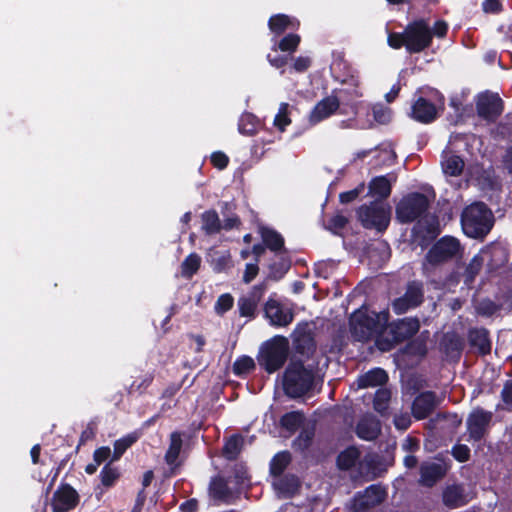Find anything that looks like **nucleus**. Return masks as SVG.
<instances>
[{
  "instance_id": "obj_1",
  "label": "nucleus",
  "mask_w": 512,
  "mask_h": 512,
  "mask_svg": "<svg viewBox=\"0 0 512 512\" xmlns=\"http://www.w3.org/2000/svg\"><path fill=\"white\" fill-rule=\"evenodd\" d=\"M432 41V33L429 24L423 20H415L407 25L403 33H391L388 36V44L394 49L402 46L409 53H419L428 48Z\"/></svg>"
},
{
  "instance_id": "obj_2",
  "label": "nucleus",
  "mask_w": 512,
  "mask_h": 512,
  "mask_svg": "<svg viewBox=\"0 0 512 512\" xmlns=\"http://www.w3.org/2000/svg\"><path fill=\"white\" fill-rule=\"evenodd\" d=\"M462 228L471 238L484 237L492 227V213L483 203H474L462 213Z\"/></svg>"
},
{
  "instance_id": "obj_3",
  "label": "nucleus",
  "mask_w": 512,
  "mask_h": 512,
  "mask_svg": "<svg viewBox=\"0 0 512 512\" xmlns=\"http://www.w3.org/2000/svg\"><path fill=\"white\" fill-rule=\"evenodd\" d=\"M288 353V339L283 336H275L261 345L258 363L268 373H273L283 366Z\"/></svg>"
},
{
  "instance_id": "obj_4",
  "label": "nucleus",
  "mask_w": 512,
  "mask_h": 512,
  "mask_svg": "<svg viewBox=\"0 0 512 512\" xmlns=\"http://www.w3.org/2000/svg\"><path fill=\"white\" fill-rule=\"evenodd\" d=\"M314 372L300 362H292L284 375V389L291 397H299L308 392L314 383Z\"/></svg>"
},
{
  "instance_id": "obj_5",
  "label": "nucleus",
  "mask_w": 512,
  "mask_h": 512,
  "mask_svg": "<svg viewBox=\"0 0 512 512\" xmlns=\"http://www.w3.org/2000/svg\"><path fill=\"white\" fill-rule=\"evenodd\" d=\"M388 321V313H370L367 309L354 312L350 318L351 329L359 340H366Z\"/></svg>"
},
{
  "instance_id": "obj_6",
  "label": "nucleus",
  "mask_w": 512,
  "mask_h": 512,
  "mask_svg": "<svg viewBox=\"0 0 512 512\" xmlns=\"http://www.w3.org/2000/svg\"><path fill=\"white\" fill-rule=\"evenodd\" d=\"M419 330V322L416 319L406 318L385 329L384 335L377 339L376 344L382 351H388L394 343L411 337Z\"/></svg>"
},
{
  "instance_id": "obj_7",
  "label": "nucleus",
  "mask_w": 512,
  "mask_h": 512,
  "mask_svg": "<svg viewBox=\"0 0 512 512\" xmlns=\"http://www.w3.org/2000/svg\"><path fill=\"white\" fill-rule=\"evenodd\" d=\"M428 201L424 195L412 194L400 201L397 206V218L401 222H411L427 208Z\"/></svg>"
},
{
  "instance_id": "obj_8",
  "label": "nucleus",
  "mask_w": 512,
  "mask_h": 512,
  "mask_svg": "<svg viewBox=\"0 0 512 512\" xmlns=\"http://www.w3.org/2000/svg\"><path fill=\"white\" fill-rule=\"evenodd\" d=\"M359 218L365 227L383 230L389 224L390 210L384 205L361 207L359 210Z\"/></svg>"
},
{
  "instance_id": "obj_9",
  "label": "nucleus",
  "mask_w": 512,
  "mask_h": 512,
  "mask_svg": "<svg viewBox=\"0 0 512 512\" xmlns=\"http://www.w3.org/2000/svg\"><path fill=\"white\" fill-rule=\"evenodd\" d=\"M460 248L459 242L453 237H444L439 240L428 252L427 260L430 263H439L455 256Z\"/></svg>"
},
{
  "instance_id": "obj_10",
  "label": "nucleus",
  "mask_w": 512,
  "mask_h": 512,
  "mask_svg": "<svg viewBox=\"0 0 512 512\" xmlns=\"http://www.w3.org/2000/svg\"><path fill=\"white\" fill-rule=\"evenodd\" d=\"M78 500L75 489L69 485H62L54 492L51 507L53 512H67L77 505Z\"/></svg>"
},
{
  "instance_id": "obj_11",
  "label": "nucleus",
  "mask_w": 512,
  "mask_h": 512,
  "mask_svg": "<svg viewBox=\"0 0 512 512\" xmlns=\"http://www.w3.org/2000/svg\"><path fill=\"white\" fill-rule=\"evenodd\" d=\"M264 311L266 318L275 326H286L293 320L291 309L274 299H269L266 302Z\"/></svg>"
},
{
  "instance_id": "obj_12",
  "label": "nucleus",
  "mask_w": 512,
  "mask_h": 512,
  "mask_svg": "<svg viewBox=\"0 0 512 512\" xmlns=\"http://www.w3.org/2000/svg\"><path fill=\"white\" fill-rule=\"evenodd\" d=\"M492 413L482 409H475L467 419V428L470 438L479 440L483 437L491 421Z\"/></svg>"
},
{
  "instance_id": "obj_13",
  "label": "nucleus",
  "mask_w": 512,
  "mask_h": 512,
  "mask_svg": "<svg viewBox=\"0 0 512 512\" xmlns=\"http://www.w3.org/2000/svg\"><path fill=\"white\" fill-rule=\"evenodd\" d=\"M477 110L485 119H493L502 112V102L497 94L483 93L478 96Z\"/></svg>"
},
{
  "instance_id": "obj_14",
  "label": "nucleus",
  "mask_w": 512,
  "mask_h": 512,
  "mask_svg": "<svg viewBox=\"0 0 512 512\" xmlns=\"http://www.w3.org/2000/svg\"><path fill=\"white\" fill-rule=\"evenodd\" d=\"M338 107V99L335 96H328L316 104L310 114L309 120L312 124H316L332 115Z\"/></svg>"
},
{
  "instance_id": "obj_15",
  "label": "nucleus",
  "mask_w": 512,
  "mask_h": 512,
  "mask_svg": "<svg viewBox=\"0 0 512 512\" xmlns=\"http://www.w3.org/2000/svg\"><path fill=\"white\" fill-rule=\"evenodd\" d=\"M385 492L377 486H371L365 490L362 495L355 498L354 507L356 511H361L367 507L374 506L384 500Z\"/></svg>"
},
{
  "instance_id": "obj_16",
  "label": "nucleus",
  "mask_w": 512,
  "mask_h": 512,
  "mask_svg": "<svg viewBox=\"0 0 512 512\" xmlns=\"http://www.w3.org/2000/svg\"><path fill=\"white\" fill-rule=\"evenodd\" d=\"M436 406L435 397L432 393H423L419 395L412 407V412L415 418L423 419L427 417Z\"/></svg>"
},
{
  "instance_id": "obj_17",
  "label": "nucleus",
  "mask_w": 512,
  "mask_h": 512,
  "mask_svg": "<svg viewBox=\"0 0 512 512\" xmlns=\"http://www.w3.org/2000/svg\"><path fill=\"white\" fill-rule=\"evenodd\" d=\"M436 114L435 106L422 97L412 107V117L420 122H430L435 119Z\"/></svg>"
},
{
  "instance_id": "obj_18",
  "label": "nucleus",
  "mask_w": 512,
  "mask_h": 512,
  "mask_svg": "<svg viewBox=\"0 0 512 512\" xmlns=\"http://www.w3.org/2000/svg\"><path fill=\"white\" fill-rule=\"evenodd\" d=\"M446 470L447 467L442 462L424 464L421 467V482L431 486L445 474Z\"/></svg>"
},
{
  "instance_id": "obj_19",
  "label": "nucleus",
  "mask_w": 512,
  "mask_h": 512,
  "mask_svg": "<svg viewBox=\"0 0 512 512\" xmlns=\"http://www.w3.org/2000/svg\"><path fill=\"white\" fill-rule=\"evenodd\" d=\"M441 166L445 175L456 177L462 173L464 162L459 156L446 152L442 157Z\"/></svg>"
},
{
  "instance_id": "obj_20",
  "label": "nucleus",
  "mask_w": 512,
  "mask_h": 512,
  "mask_svg": "<svg viewBox=\"0 0 512 512\" xmlns=\"http://www.w3.org/2000/svg\"><path fill=\"white\" fill-rule=\"evenodd\" d=\"M388 376L383 369L376 368L360 376L357 380L359 388L376 387L386 383Z\"/></svg>"
},
{
  "instance_id": "obj_21",
  "label": "nucleus",
  "mask_w": 512,
  "mask_h": 512,
  "mask_svg": "<svg viewBox=\"0 0 512 512\" xmlns=\"http://www.w3.org/2000/svg\"><path fill=\"white\" fill-rule=\"evenodd\" d=\"M380 432V424L373 417L363 418L357 426V434L365 440H372L377 437Z\"/></svg>"
},
{
  "instance_id": "obj_22",
  "label": "nucleus",
  "mask_w": 512,
  "mask_h": 512,
  "mask_svg": "<svg viewBox=\"0 0 512 512\" xmlns=\"http://www.w3.org/2000/svg\"><path fill=\"white\" fill-rule=\"evenodd\" d=\"M299 26V21L296 19H291L286 15L279 14L273 16L269 20V28L272 32L276 34H280L284 32L288 28L295 29Z\"/></svg>"
},
{
  "instance_id": "obj_23",
  "label": "nucleus",
  "mask_w": 512,
  "mask_h": 512,
  "mask_svg": "<svg viewBox=\"0 0 512 512\" xmlns=\"http://www.w3.org/2000/svg\"><path fill=\"white\" fill-rule=\"evenodd\" d=\"M471 345L477 349L481 354H486L491 349V344L488 339L486 330H473L469 334Z\"/></svg>"
},
{
  "instance_id": "obj_24",
  "label": "nucleus",
  "mask_w": 512,
  "mask_h": 512,
  "mask_svg": "<svg viewBox=\"0 0 512 512\" xmlns=\"http://www.w3.org/2000/svg\"><path fill=\"white\" fill-rule=\"evenodd\" d=\"M369 187H370V192L374 196H378L381 198H385V197L389 196V194L391 192V183L384 176L377 177V178L373 179L371 181Z\"/></svg>"
},
{
  "instance_id": "obj_25",
  "label": "nucleus",
  "mask_w": 512,
  "mask_h": 512,
  "mask_svg": "<svg viewBox=\"0 0 512 512\" xmlns=\"http://www.w3.org/2000/svg\"><path fill=\"white\" fill-rule=\"evenodd\" d=\"M443 500L446 505L451 507H458L466 502L459 486L448 487L443 494Z\"/></svg>"
},
{
  "instance_id": "obj_26",
  "label": "nucleus",
  "mask_w": 512,
  "mask_h": 512,
  "mask_svg": "<svg viewBox=\"0 0 512 512\" xmlns=\"http://www.w3.org/2000/svg\"><path fill=\"white\" fill-rule=\"evenodd\" d=\"M259 299L256 295L241 297L238 301L240 315L243 317H253L258 305Z\"/></svg>"
},
{
  "instance_id": "obj_27",
  "label": "nucleus",
  "mask_w": 512,
  "mask_h": 512,
  "mask_svg": "<svg viewBox=\"0 0 512 512\" xmlns=\"http://www.w3.org/2000/svg\"><path fill=\"white\" fill-rule=\"evenodd\" d=\"M182 447V439L179 433H172L170 437V445L166 453V461L168 464L173 465L175 464L180 450Z\"/></svg>"
},
{
  "instance_id": "obj_28",
  "label": "nucleus",
  "mask_w": 512,
  "mask_h": 512,
  "mask_svg": "<svg viewBox=\"0 0 512 512\" xmlns=\"http://www.w3.org/2000/svg\"><path fill=\"white\" fill-rule=\"evenodd\" d=\"M289 104L281 103L279 105V109L277 114L274 117L273 124L274 126L281 132H283L287 126L291 124V119L289 117Z\"/></svg>"
},
{
  "instance_id": "obj_29",
  "label": "nucleus",
  "mask_w": 512,
  "mask_h": 512,
  "mask_svg": "<svg viewBox=\"0 0 512 512\" xmlns=\"http://www.w3.org/2000/svg\"><path fill=\"white\" fill-rule=\"evenodd\" d=\"M203 229L208 234L217 233L222 229L219 217L214 211H207L202 216Z\"/></svg>"
},
{
  "instance_id": "obj_30",
  "label": "nucleus",
  "mask_w": 512,
  "mask_h": 512,
  "mask_svg": "<svg viewBox=\"0 0 512 512\" xmlns=\"http://www.w3.org/2000/svg\"><path fill=\"white\" fill-rule=\"evenodd\" d=\"M261 235H262V239H263L264 243L271 250H278L282 247L283 239L275 231L268 229V228H261Z\"/></svg>"
},
{
  "instance_id": "obj_31",
  "label": "nucleus",
  "mask_w": 512,
  "mask_h": 512,
  "mask_svg": "<svg viewBox=\"0 0 512 512\" xmlns=\"http://www.w3.org/2000/svg\"><path fill=\"white\" fill-rule=\"evenodd\" d=\"M243 439L240 436L230 437L223 448V453L228 459H234L242 447Z\"/></svg>"
},
{
  "instance_id": "obj_32",
  "label": "nucleus",
  "mask_w": 512,
  "mask_h": 512,
  "mask_svg": "<svg viewBox=\"0 0 512 512\" xmlns=\"http://www.w3.org/2000/svg\"><path fill=\"white\" fill-rule=\"evenodd\" d=\"M359 458V452L356 448H348L338 457V465L342 469H349Z\"/></svg>"
},
{
  "instance_id": "obj_33",
  "label": "nucleus",
  "mask_w": 512,
  "mask_h": 512,
  "mask_svg": "<svg viewBox=\"0 0 512 512\" xmlns=\"http://www.w3.org/2000/svg\"><path fill=\"white\" fill-rule=\"evenodd\" d=\"M290 462V454L287 452H280L271 461V473L273 475L281 474Z\"/></svg>"
},
{
  "instance_id": "obj_34",
  "label": "nucleus",
  "mask_w": 512,
  "mask_h": 512,
  "mask_svg": "<svg viewBox=\"0 0 512 512\" xmlns=\"http://www.w3.org/2000/svg\"><path fill=\"white\" fill-rule=\"evenodd\" d=\"M201 259L196 254H190L182 263V275L191 277L197 272L200 266Z\"/></svg>"
},
{
  "instance_id": "obj_35",
  "label": "nucleus",
  "mask_w": 512,
  "mask_h": 512,
  "mask_svg": "<svg viewBox=\"0 0 512 512\" xmlns=\"http://www.w3.org/2000/svg\"><path fill=\"white\" fill-rule=\"evenodd\" d=\"M255 367L254 360L249 356L238 358L233 365V371L237 375L245 374L253 370Z\"/></svg>"
},
{
  "instance_id": "obj_36",
  "label": "nucleus",
  "mask_w": 512,
  "mask_h": 512,
  "mask_svg": "<svg viewBox=\"0 0 512 512\" xmlns=\"http://www.w3.org/2000/svg\"><path fill=\"white\" fill-rule=\"evenodd\" d=\"M300 43V36L289 34L279 42V49L283 52H294Z\"/></svg>"
},
{
  "instance_id": "obj_37",
  "label": "nucleus",
  "mask_w": 512,
  "mask_h": 512,
  "mask_svg": "<svg viewBox=\"0 0 512 512\" xmlns=\"http://www.w3.org/2000/svg\"><path fill=\"white\" fill-rule=\"evenodd\" d=\"M303 421V416L299 412L285 414L281 419V424L289 430L296 429Z\"/></svg>"
},
{
  "instance_id": "obj_38",
  "label": "nucleus",
  "mask_w": 512,
  "mask_h": 512,
  "mask_svg": "<svg viewBox=\"0 0 512 512\" xmlns=\"http://www.w3.org/2000/svg\"><path fill=\"white\" fill-rule=\"evenodd\" d=\"M390 400V392L386 389H379L375 394L374 408L378 412H384L387 409Z\"/></svg>"
},
{
  "instance_id": "obj_39",
  "label": "nucleus",
  "mask_w": 512,
  "mask_h": 512,
  "mask_svg": "<svg viewBox=\"0 0 512 512\" xmlns=\"http://www.w3.org/2000/svg\"><path fill=\"white\" fill-rule=\"evenodd\" d=\"M234 300L230 294H222L216 301L215 312L219 315L224 314L233 306Z\"/></svg>"
},
{
  "instance_id": "obj_40",
  "label": "nucleus",
  "mask_w": 512,
  "mask_h": 512,
  "mask_svg": "<svg viewBox=\"0 0 512 512\" xmlns=\"http://www.w3.org/2000/svg\"><path fill=\"white\" fill-rule=\"evenodd\" d=\"M411 307L419 305L422 301V292L418 285H410L404 295Z\"/></svg>"
},
{
  "instance_id": "obj_41",
  "label": "nucleus",
  "mask_w": 512,
  "mask_h": 512,
  "mask_svg": "<svg viewBox=\"0 0 512 512\" xmlns=\"http://www.w3.org/2000/svg\"><path fill=\"white\" fill-rule=\"evenodd\" d=\"M135 440L136 437L132 435L117 440L114 444V459H118L125 450L135 442Z\"/></svg>"
},
{
  "instance_id": "obj_42",
  "label": "nucleus",
  "mask_w": 512,
  "mask_h": 512,
  "mask_svg": "<svg viewBox=\"0 0 512 512\" xmlns=\"http://www.w3.org/2000/svg\"><path fill=\"white\" fill-rule=\"evenodd\" d=\"M119 477V473L115 468L106 466L101 472L102 484L109 487L112 486Z\"/></svg>"
},
{
  "instance_id": "obj_43",
  "label": "nucleus",
  "mask_w": 512,
  "mask_h": 512,
  "mask_svg": "<svg viewBox=\"0 0 512 512\" xmlns=\"http://www.w3.org/2000/svg\"><path fill=\"white\" fill-rule=\"evenodd\" d=\"M228 157L222 152H215L211 155L212 164L218 169H223L228 164Z\"/></svg>"
},
{
  "instance_id": "obj_44",
  "label": "nucleus",
  "mask_w": 512,
  "mask_h": 512,
  "mask_svg": "<svg viewBox=\"0 0 512 512\" xmlns=\"http://www.w3.org/2000/svg\"><path fill=\"white\" fill-rule=\"evenodd\" d=\"M469 454L470 450L466 445H457L453 448V455L460 462L468 460Z\"/></svg>"
},
{
  "instance_id": "obj_45",
  "label": "nucleus",
  "mask_w": 512,
  "mask_h": 512,
  "mask_svg": "<svg viewBox=\"0 0 512 512\" xmlns=\"http://www.w3.org/2000/svg\"><path fill=\"white\" fill-rule=\"evenodd\" d=\"M310 64H311V60L309 57L300 56L295 59V61L293 63V68L297 72H303L309 68Z\"/></svg>"
},
{
  "instance_id": "obj_46",
  "label": "nucleus",
  "mask_w": 512,
  "mask_h": 512,
  "mask_svg": "<svg viewBox=\"0 0 512 512\" xmlns=\"http://www.w3.org/2000/svg\"><path fill=\"white\" fill-rule=\"evenodd\" d=\"M110 448L101 447L94 452V461L97 465H100L102 462L106 461L110 456Z\"/></svg>"
},
{
  "instance_id": "obj_47",
  "label": "nucleus",
  "mask_w": 512,
  "mask_h": 512,
  "mask_svg": "<svg viewBox=\"0 0 512 512\" xmlns=\"http://www.w3.org/2000/svg\"><path fill=\"white\" fill-rule=\"evenodd\" d=\"M394 423L398 429L406 430L411 424V419L409 415L401 414L395 416Z\"/></svg>"
},
{
  "instance_id": "obj_48",
  "label": "nucleus",
  "mask_w": 512,
  "mask_h": 512,
  "mask_svg": "<svg viewBox=\"0 0 512 512\" xmlns=\"http://www.w3.org/2000/svg\"><path fill=\"white\" fill-rule=\"evenodd\" d=\"M393 308L396 311V313L401 314L406 312L409 308H411V306L409 305L406 297L403 296L394 301Z\"/></svg>"
},
{
  "instance_id": "obj_49",
  "label": "nucleus",
  "mask_w": 512,
  "mask_h": 512,
  "mask_svg": "<svg viewBox=\"0 0 512 512\" xmlns=\"http://www.w3.org/2000/svg\"><path fill=\"white\" fill-rule=\"evenodd\" d=\"M374 117L379 123H386L390 120V111L388 109L375 108Z\"/></svg>"
},
{
  "instance_id": "obj_50",
  "label": "nucleus",
  "mask_w": 512,
  "mask_h": 512,
  "mask_svg": "<svg viewBox=\"0 0 512 512\" xmlns=\"http://www.w3.org/2000/svg\"><path fill=\"white\" fill-rule=\"evenodd\" d=\"M501 5L499 0H484L483 9L487 13H497L500 11Z\"/></svg>"
},
{
  "instance_id": "obj_51",
  "label": "nucleus",
  "mask_w": 512,
  "mask_h": 512,
  "mask_svg": "<svg viewBox=\"0 0 512 512\" xmlns=\"http://www.w3.org/2000/svg\"><path fill=\"white\" fill-rule=\"evenodd\" d=\"M448 29V25L444 21H437L431 30L432 36L443 37L445 36Z\"/></svg>"
},
{
  "instance_id": "obj_52",
  "label": "nucleus",
  "mask_w": 512,
  "mask_h": 512,
  "mask_svg": "<svg viewBox=\"0 0 512 512\" xmlns=\"http://www.w3.org/2000/svg\"><path fill=\"white\" fill-rule=\"evenodd\" d=\"M253 120H254V117L251 116V115L243 116L241 118V121H240V124H239L240 131L242 133H246V134L254 133V131H255L254 127L247 128L246 125H245L246 121L249 122V123H252Z\"/></svg>"
},
{
  "instance_id": "obj_53",
  "label": "nucleus",
  "mask_w": 512,
  "mask_h": 512,
  "mask_svg": "<svg viewBox=\"0 0 512 512\" xmlns=\"http://www.w3.org/2000/svg\"><path fill=\"white\" fill-rule=\"evenodd\" d=\"M257 272L258 268L256 265L248 264L245 269L244 281L250 282L257 275Z\"/></svg>"
},
{
  "instance_id": "obj_54",
  "label": "nucleus",
  "mask_w": 512,
  "mask_h": 512,
  "mask_svg": "<svg viewBox=\"0 0 512 512\" xmlns=\"http://www.w3.org/2000/svg\"><path fill=\"white\" fill-rule=\"evenodd\" d=\"M502 397L506 404L512 406V383H509L504 387Z\"/></svg>"
},
{
  "instance_id": "obj_55",
  "label": "nucleus",
  "mask_w": 512,
  "mask_h": 512,
  "mask_svg": "<svg viewBox=\"0 0 512 512\" xmlns=\"http://www.w3.org/2000/svg\"><path fill=\"white\" fill-rule=\"evenodd\" d=\"M357 196H358V191L351 190V191L340 194V201L342 203H349V202L353 201L354 199H356Z\"/></svg>"
},
{
  "instance_id": "obj_56",
  "label": "nucleus",
  "mask_w": 512,
  "mask_h": 512,
  "mask_svg": "<svg viewBox=\"0 0 512 512\" xmlns=\"http://www.w3.org/2000/svg\"><path fill=\"white\" fill-rule=\"evenodd\" d=\"M270 64L275 68H282L287 63L286 57H275V58H268Z\"/></svg>"
},
{
  "instance_id": "obj_57",
  "label": "nucleus",
  "mask_w": 512,
  "mask_h": 512,
  "mask_svg": "<svg viewBox=\"0 0 512 512\" xmlns=\"http://www.w3.org/2000/svg\"><path fill=\"white\" fill-rule=\"evenodd\" d=\"M399 90H400L399 86L394 85V86L391 88L390 92H388V93L385 95L386 100H387L388 102H392V101L397 97V95H398V93H399Z\"/></svg>"
},
{
  "instance_id": "obj_58",
  "label": "nucleus",
  "mask_w": 512,
  "mask_h": 512,
  "mask_svg": "<svg viewBox=\"0 0 512 512\" xmlns=\"http://www.w3.org/2000/svg\"><path fill=\"white\" fill-rule=\"evenodd\" d=\"M239 223V220L235 217L233 218H228L224 224H222V229H232L234 227H236Z\"/></svg>"
},
{
  "instance_id": "obj_59",
  "label": "nucleus",
  "mask_w": 512,
  "mask_h": 512,
  "mask_svg": "<svg viewBox=\"0 0 512 512\" xmlns=\"http://www.w3.org/2000/svg\"><path fill=\"white\" fill-rule=\"evenodd\" d=\"M181 509L184 512H194L196 510V501H188L181 505Z\"/></svg>"
},
{
  "instance_id": "obj_60",
  "label": "nucleus",
  "mask_w": 512,
  "mask_h": 512,
  "mask_svg": "<svg viewBox=\"0 0 512 512\" xmlns=\"http://www.w3.org/2000/svg\"><path fill=\"white\" fill-rule=\"evenodd\" d=\"M39 455H40V446L39 445L33 446L31 449V457H32L33 463L38 462Z\"/></svg>"
},
{
  "instance_id": "obj_61",
  "label": "nucleus",
  "mask_w": 512,
  "mask_h": 512,
  "mask_svg": "<svg viewBox=\"0 0 512 512\" xmlns=\"http://www.w3.org/2000/svg\"><path fill=\"white\" fill-rule=\"evenodd\" d=\"M333 222L336 227H343L346 224L347 219L344 216L337 215L334 217Z\"/></svg>"
},
{
  "instance_id": "obj_62",
  "label": "nucleus",
  "mask_w": 512,
  "mask_h": 512,
  "mask_svg": "<svg viewBox=\"0 0 512 512\" xmlns=\"http://www.w3.org/2000/svg\"><path fill=\"white\" fill-rule=\"evenodd\" d=\"M404 463L407 467L411 468V467H414L417 463V460L414 456L412 455H409V456H406L405 459H404Z\"/></svg>"
},
{
  "instance_id": "obj_63",
  "label": "nucleus",
  "mask_w": 512,
  "mask_h": 512,
  "mask_svg": "<svg viewBox=\"0 0 512 512\" xmlns=\"http://www.w3.org/2000/svg\"><path fill=\"white\" fill-rule=\"evenodd\" d=\"M504 162L506 166L512 170V147L507 151Z\"/></svg>"
},
{
  "instance_id": "obj_64",
  "label": "nucleus",
  "mask_w": 512,
  "mask_h": 512,
  "mask_svg": "<svg viewBox=\"0 0 512 512\" xmlns=\"http://www.w3.org/2000/svg\"><path fill=\"white\" fill-rule=\"evenodd\" d=\"M151 479H152V472L149 471L144 475V480H143L144 486H148L151 482Z\"/></svg>"
}]
</instances>
